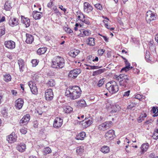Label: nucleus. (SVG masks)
I'll list each match as a JSON object with an SVG mask.
<instances>
[{
  "label": "nucleus",
  "mask_w": 158,
  "mask_h": 158,
  "mask_svg": "<svg viewBox=\"0 0 158 158\" xmlns=\"http://www.w3.org/2000/svg\"><path fill=\"white\" fill-rule=\"evenodd\" d=\"M81 91L78 86H69L66 89L65 95L71 99L75 100L79 98Z\"/></svg>",
  "instance_id": "1"
},
{
  "label": "nucleus",
  "mask_w": 158,
  "mask_h": 158,
  "mask_svg": "<svg viewBox=\"0 0 158 158\" xmlns=\"http://www.w3.org/2000/svg\"><path fill=\"white\" fill-rule=\"evenodd\" d=\"M52 64V68L61 69L64 66V60L62 57L58 56L53 58Z\"/></svg>",
  "instance_id": "2"
},
{
  "label": "nucleus",
  "mask_w": 158,
  "mask_h": 158,
  "mask_svg": "<svg viewBox=\"0 0 158 158\" xmlns=\"http://www.w3.org/2000/svg\"><path fill=\"white\" fill-rule=\"evenodd\" d=\"M106 86L107 89L111 94H115L118 91V87L116 82L111 81L107 83Z\"/></svg>",
  "instance_id": "3"
},
{
  "label": "nucleus",
  "mask_w": 158,
  "mask_h": 158,
  "mask_svg": "<svg viewBox=\"0 0 158 158\" xmlns=\"http://www.w3.org/2000/svg\"><path fill=\"white\" fill-rule=\"evenodd\" d=\"M112 124V121H106L100 125L98 128L100 131H104L109 128Z\"/></svg>",
  "instance_id": "4"
},
{
  "label": "nucleus",
  "mask_w": 158,
  "mask_h": 158,
  "mask_svg": "<svg viewBox=\"0 0 158 158\" xmlns=\"http://www.w3.org/2000/svg\"><path fill=\"white\" fill-rule=\"evenodd\" d=\"M156 19V15L154 12L151 10H149L147 12L146 19L148 23H149L151 21L155 20Z\"/></svg>",
  "instance_id": "5"
},
{
  "label": "nucleus",
  "mask_w": 158,
  "mask_h": 158,
  "mask_svg": "<svg viewBox=\"0 0 158 158\" xmlns=\"http://www.w3.org/2000/svg\"><path fill=\"white\" fill-rule=\"evenodd\" d=\"M28 85L29 86L32 93L35 95L38 94V89L35 82L30 81L28 83Z\"/></svg>",
  "instance_id": "6"
},
{
  "label": "nucleus",
  "mask_w": 158,
  "mask_h": 158,
  "mask_svg": "<svg viewBox=\"0 0 158 158\" xmlns=\"http://www.w3.org/2000/svg\"><path fill=\"white\" fill-rule=\"evenodd\" d=\"M114 131L113 130H110L106 133L104 137L107 140L110 141L114 138Z\"/></svg>",
  "instance_id": "7"
},
{
  "label": "nucleus",
  "mask_w": 158,
  "mask_h": 158,
  "mask_svg": "<svg viewBox=\"0 0 158 158\" xmlns=\"http://www.w3.org/2000/svg\"><path fill=\"white\" fill-rule=\"evenodd\" d=\"M81 72V70L80 69H76L70 72L69 76L70 77L75 78Z\"/></svg>",
  "instance_id": "8"
},
{
  "label": "nucleus",
  "mask_w": 158,
  "mask_h": 158,
  "mask_svg": "<svg viewBox=\"0 0 158 158\" xmlns=\"http://www.w3.org/2000/svg\"><path fill=\"white\" fill-rule=\"evenodd\" d=\"M53 94L52 90L49 89L46 90L45 92V98L46 100L50 101L53 99Z\"/></svg>",
  "instance_id": "9"
},
{
  "label": "nucleus",
  "mask_w": 158,
  "mask_h": 158,
  "mask_svg": "<svg viewBox=\"0 0 158 158\" xmlns=\"http://www.w3.org/2000/svg\"><path fill=\"white\" fill-rule=\"evenodd\" d=\"M63 120L60 118L57 117L54 120L53 124V127L55 128H59L60 127L62 124Z\"/></svg>",
  "instance_id": "10"
},
{
  "label": "nucleus",
  "mask_w": 158,
  "mask_h": 158,
  "mask_svg": "<svg viewBox=\"0 0 158 158\" xmlns=\"http://www.w3.org/2000/svg\"><path fill=\"white\" fill-rule=\"evenodd\" d=\"M81 122L84 127L86 128L89 126L93 123V121L91 118H85L84 120H83Z\"/></svg>",
  "instance_id": "11"
},
{
  "label": "nucleus",
  "mask_w": 158,
  "mask_h": 158,
  "mask_svg": "<svg viewBox=\"0 0 158 158\" xmlns=\"http://www.w3.org/2000/svg\"><path fill=\"white\" fill-rule=\"evenodd\" d=\"M83 9L84 12L89 13L92 10L93 7L88 3L85 2L84 3Z\"/></svg>",
  "instance_id": "12"
},
{
  "label": "nucleus",
  "mask_w": 158,
  "mask_h": 158,
  "mask_svg": "<svg viewBox=\"0 0 158 158\" xmlns=\"http://www.w3.org/2000/svg\"><path fill=\"white\" fill-rule=\"evenodd\" d=\"M5 46L10 49H13L15 48V42L12 40L5 41L4 43Z\"/></svg>",
  "instance_id": "13"
},
{
  "label": "nucleus",
  "mask_w": 158,
  "mask_h": 158,
  "mask_svg": "<svg viewBox=\"0 0 158 158\" xmlns=\"http://www.w3.org/2000/svg\"><path fill=\"white\" fill-rule=\"evenodd\" d=\"M17 136L15 134V133H12L10 135L8 136L7 138V140L8 142L12 143L15 142L16 140Z\"/></svg>",
  "instance_id": "14"
},
{
  "label": "nucleus",
  "mask_w": 158,
  "mask_h": 158,
  "mask_svg": "<svg viewBox=\"0 0 158 158\" xmlns=\"http://www.w3.org/2000/svg\"><path fill=\"white\" fill-rule=\"evenodd\" d=\"M23 100L22 98H19L15 101V106L16 108L18 109H21L23 104Z\"/></svg>",
  "instance_id": "15"
},
{
  "label": "nucleus",
  "mask_w": 158,
  "mask_h": 158,
  "mask_svg": "<svg viewBox=\"0 0 158 158\" xmlns=\"http://www.w3.org/2000/svg\"><path fill=\"white\" fill-rule=\"evenodd\" d=\"M30 118V116L29 114H27L24 115L23 118L20 120V124L22 125L26 124L29 121Z\"/></svg>",
  "instance_id": "16"
},
{
  "label": "nucleus",
  "mask_w": 158,
  "mask_h": 158,
  "mask_svg": "<svg viewBox=\"0 0 158 158\" xmlns=\"http://www.w3.org/2000/svg\"><path fill=\"white\" fill-rule=\"evenodd\" d=\"M21 22L24 24L26 27H29L30 25V20L28 18H25L23 16H21Z\"/></svg>",
  "instance_id": "17"
},
{
  "label": "nucleus",
  "mask_w": 158,
  "mask_h": 158,
  "mask_svg": "<svg viewBox=\"0 0 158 158\" xmlns=\"http://www.w3.org/2000/svg\"><path fill=\"white\" fill-rule=\"evenodd\" d=\"M9 25L12 27H14L18 25V19L16 18H11L9 21Z\"/></svg>",
  "instance_id": "18"
},
{
  "label": "nucleus",
  "mask_w": 158,
  "mask_h": 158,
  "mask_svg": "<svg viewBox=\"0 0 158 158\" xmlns=\"http://www.w3.org/2000/svg\"><path fill=\"white\" fill-rule=\"evenodd\" d=\"M125 59V62L126 64V66L125 67L122 68L121 71V72H123V71H125L126 72L128 70H129L130 69H131L132 68V67H130V64L129 63V62L127 61V60Z\"/></svg>",
  "instance_id": "19"
},
{
  "label": "nucleus",
  "mask_w": 158,
  "mask_h": 158,
  "mask_svg": "<svg viewBox=\"0 0 158 158\" xmlns=\"http://www.w3.org/2000/svg\"><path fill=\"white\" fill-rule=\"evenodd\" d=\"M43 16L42 13L37 11H34L33 12V16L36 20L39 19Z\"/></svg>",
  "instance_id": "20"
},
{
  "label": "nucleus",
  "mask_w": 158,
  "mask_h": 158,
  "mask_svg": "<svg viewBox=\"0 0 158 158\" xmlns=\"http://www.w3.org/2000/svg\"><path fill=\"white\" fill-rule=\"evenodd\" d=\"M16 148L19 152H23L26 149V145L24 143H21L17 145Z\"/></svg>",
  "instance_id": "21"
},
{
  "label": "nucleus",
  "mask_w": 158,
  "mask_h": 158,
  "mask_svg": "<svg viewBox=\"0 0 158 158\" xmlns=\"http://www.w3.org/2000/svg\"><path fill=\"white\" fill-rule=\"evenodd\" d=\"M26 39L25 42L27 44H31L34 40V38L32 35L29 34H26Z\"/></svg>",
  "instance_id": "22"
},
{
  "label": "nucleus",
  "mask_w": 158,
  "mask_h": 158,
  "mask_svg": "<svg viewBox=\"0 0 158 158\" xmlns=\"http://www.w3.org/2000/svg\"><path fill=\"white\" fill-rule=\"evenodd\" d=\"M11 4V2L10 1L6 2L4 5V9L6 11L10 10L12 8Z\"/></svg>",
  "instance_id": "23"
},
{
  "label": "nucleus",
  "mask_w": 158,
  "mask_h": 158,
  "mask_svg": "<svg viewBox=\"0 0 158 158\" xmlns=\"http://www.w3.org/2000/svg\"><path fill=\"white\" fill-rule=\"evenodd\" d=\"M77 106L79 108L85 107L86 106V104L85 100L81 99L77 101Z\"/></svg>",
  "instance_id": "24"
},
{
  "label": "nucleus",
  "mask_w": 158,
  "mask_h": 158,
  "mask_svg": "<svg viewBox=\"0 0 158 158\" xmlns=\"http://www.w3.org/2000/svg\"><path fill=\"white\" fill-rule=\"evenodd\" d=\"M18 64L19 65V69L20 72H23L24 66V63L23 60L19 59L18 60Z\"/></svg>",
  "instance_id": "25"
},
{
  "label": "nucleus",
  "mask_w": 158,
  "mask_h": 158,
  "mask_svg": "<svg viewBox=\"0 0 158 158\" xmlns=\"http://www.w3.org/2000/svg\"><path fill=\"white\" fill-rule=\"evenodd\" d=\"M86 134L85 132H82L79 134L76 137V139L77 140H82L84 139L85 137Z\"/></svg>",
  "instance_id": "26"
},
{
  "label": "nucleus",
  "mask_w": 158,
  "mask_h": 158,
  "mask_svg": "<svg viewBox=\"0 0 158 158\" xmlns=\"http://www.w3.org/2000/svg\"><path fill=\"white\" fill-rule=\"evenodd\" d=\"M94 39L93 38H89L86 40V44L91 46H93L95 45Z\"/></svg>",
  "instance_id": "27"
},
{
  "label": "nucleus",
  "mask_w": 158,
  "mask_h": 158,
  "mask_svg": "<svg viewBox=\"0 0 158 158\" xmlns=\"http://www.w3.org/2000/svg\"><path fill=\"white\" fill-rule=\"evenodd\" d=\"M116 78L118 81H119V79H120V80H124L129 79L128 76L123 74H120L119 76L116 77Z\"/></svg>",
  "instance_id": "28"
},
{
  "label": "nucleus",
  "mask_w": 158,
  "mask_h": 158,
  "mask_svg": "<svg viewBox=\"0 0 158 158\" xmlns=\"http://www.w3.org/2000/svg\"><path fill=\"white\" fill-rule=\"evenodd\" d=\"M105 70H106L104 68V69H98L97 71H94L92 74V76H96L100 74H101L102 73L104 72L105 71Z\"/></svg>",
  "instance_id": "29"
},
{
  "label": "nucleus",
  "mask_w": 158,
  "mask_h": 158,
  "mask_svg": "<svg viewBox=\"0 0 158 158\" xmlns=\"http://www.w3.org/2000/svg\"><path fill=\"white\" fill-rule=\"evenodd\" d=\"M148 147L149 144L148 143L143 144L141 147L142 152L143 153L146 152L148 148Z\"/></svg>",
  "instance_id": "30"
},
{
  "label": "nucleus",
  "mask_w": 158,
  "mask_h": 158,
  "mask_svg": "<svg viewBox=\"0 0 158 158\" xmlns=\"http://www.w3.org/2000/svg\"><path fill=\"white\" fill-rule=\"evenodd\" d=\"M129 80V79L120 80L119 81L120 85L123 86L124 87H126L127 85Z\"/></svg>",
  "instance_id": "31"
},
{
  "label": "nucleus",
  "mask_w": 158,
  "mask_h": 158,
  "mask_svg": "<svg viewBox=\"0 0 158 158\" xmlns=\"http://www.w3.org/2000/svg\"><path fill=\"white\" fill-rule=\"evenodd\" d=\"M47 50L46 48H39L37 50V52L39 55H41L44 54Z\"/></svg>",
  "instance_id": "32"
},
{
  "label": "nucleus",
  "mask_w": 158,
  "mask_h": 158,
  "mask_svg": "<svg viewBox=\"0 0 158 158\" xmlns=\"http://www.w3.org/2000/svg\"><path fill=\"white\" fill-rule=\"evenodd\" d=\"M64 111L67 113H69L72 111L73 110V108L69 106H65L63 108Z\"/></svg>",
  "instance_id": "33"
},
{
  "label": "nucleus",
  "mask_w": 158,
  "mask_h": 158,
  "mask_svg": "<svg viewBox=\"0 0 158 158\" xmlns=\"http://www.w3.org/2000/svg\"><path fill=\"white\" fill-rule=\"evenodd\" d=\"M101 151L104 153H106L109 152L110 149L109 147L108 146H104L102 147Z\"/></svg>",
  "instance_id": "34"
},
{
  "label": "nucleus",
  "mask_w": 158,
  "mask_h": 158,
  "mask_svg": "<svg viewBox=\"0 0 158 158\" xmlns=\"http://www.w3.org/2000/svg\"><path fill=\"white\" fill-rule=\"evenodd\" d=\"M146 114L145 113L143 114H141L138 119V121L139 123H141L143 120H144V118L146 117Z\"/></svg>",
  "instance_id": "35"
},
{
  "label": "nucleus",
  "mask_w": 158,
  "mask_h": 158,
  "mask_svg": "<svg viewBox=\"0 0 158 158\" xmlns=\"http://www.w3.org/2000/svg\"><path fill=\"white\" fill-rule=\"evenodd\" d=\"M84 151V147L83 146H81L77 148L76 150V152L78 154L80 155L82 154Z\"/></svg>",
  "instance_id": "36"
},
{
  "label": "nucleus",
  "mask_w": 158,
  "mask_h": 158,
  "mask_svg": "<svg viewBox=\"0 0 158 158\" xmlns=\"http://www.w3.org/2000/svg\"><path fill=\"white\" fill-rule=\"evenodd\" d=\"M79 52V50H74L72 51L70 53V55L72 57H75L77 55Z\"/></svg>",
  "instance_id": "37"
},
{
  "label": "nucleus",
  "mask_w": 158,
  "mask_h": 158,
  "mask_svg": "<svg viewBox=\"0 0 158 158\" xmlns=\"http://www.w3.org/2000/svg\"><path fill=\"white\" fill-rule=\"evenodd\" d=\"M3 76V79L5 81L8 82L11 80V76L9 74H6L4 75Z\"/></svg>",
  "instance_id": "38"
},
{
  "label": "nucleus",
  "mask_w": 158,
  "mask_h": 158,
  "mask_svg": "<svg viewBox=\"0 0 158 158\" xmlns=\"http://www.w3.org/2000/svg\"><path fill=\"white\" fill-rule=\"evenodd\" d=\"M55 81L53 79H50L47 83V85L48 86L50 87H53L55 85Z\"/></svg>",
  "instance_id": "39"
},
{
  "label": "nucleus",
  "mask_w": 158,
  "mask_h": 158,
  "mask_svg": "<svg viewBox=\"0 0 158 158\" xmlns=\"http://www.w3.org/2000/svg\"><path fill=\"white\" fill-rule=\"evenodd\" d=\"M44 155H47L51 152V150L50 148L46 147L44 149Z\"/></svg>",
  "instance_id": "40"
},
{
  "label": "nucleus",
  "mask_w": 158,
  "mask_h": 158,
  "mask_svg": "<svg viewBox=\"0 0 158 158\" xmlns=\"http://www.w3.org/2000/svg\"><path fill=\"white\" fill-rule=\"evenodd\" d=\"M152 110L153 113L155 114L153 115L154 117H156L158 116V109H156L154 107L152 108Z\"/></svg>",
  "instance_id": "41"
},
{
  "label": "nucleus",
  "mask_w": 158,
  "mask_h": 158,
  "mask_svg": "<svg viewBox=\"0 0 158 158\" xmlns=\"http://www.w3.org/2000/svg\"><path fill=\"white\" fill-rule=\"evenodd\" d=\"M152 137L154 139H158V132L155 130L153 134Z\"/></svg>",
  "instance_id": "42"
},
{
  "label": "nucleus",
  "mask_w": 158,
  "mask_h": 158,
  "mask_svg": "<svg viewBox=\"0 0 158 158\" xmlns=\"http://www.w3.org/2000/svg\"><path fill=\"white\" fill-rule=\"evenodd\" d=\"M64 31L68 33H71L73 32V31L69 28L68 27H65L64 28Z\"/></svg>",
  "instance_id": "43"
},
{
  "label": "nucleus",
  "mask_w": 158,
  "mask_h": 158,
  "mask_svg": "<svg viewBox=\"0 0 158 158\" xmlns=\"http://www.w3.org/2000/svg\"><path fill=\"white\" fill-rule=\"evenodd\" d=\"M54 0H50V2L48 4L47 6L49 8H51L52 6H54V3L53 2Z\"/></svg>",
  "instance_id": "44"
},
{
  "label": "nucleus",
  "mask_w": 158,
  "mask_h": 158,
  "mask_svg": "<svg viewBox=\"0 0 158 158\" xmlns=\"http://www.w3.org/2000/svg\"><path fill=\"white\" fill-rule=\"evenodd\" d=\"M31 62L32 64V66L35 67L38 64V61L37 60L34 59L31 60Z\"/></svg>",
  "instance_id": "45"
},
{
  "label": "nucleus",
  "mask_w": 158,
  "mask_h": 158,
  "mask_svg": "<svg viewBox=\"0 0 158 158\" xmlns=\"http://www.w3.org/2000/svg\"><path fill=\"white\" fill-rule=\"evenodd\" d=\"M104 79H102L99 80L97 84V85L98 87H101L104 84Z\"/></svg>",
  "instance_id": "46"
},
{
  "label": "nucleus",
  "mask_w": 158,
  "mask_h": 158,
  "mask_svg": "<svg viewBox=\"0 0 158 158\" xmlns=\"http://www.w3.org/2000/svg\"><path fill=\"white\" fill-rule=\"evenodd\" d=\"M145 57L148 62H149L150 61V60L149 59V52L147 51L146 52Z\"/></svg>",
  "instance_id": "47"
},
{
  "label": "nucleus",
  "mask_w": 158,
  "mask_h": 158,
  "mask_svg": "<svg viewBox=\"0 0 158 158\" xmlns=\"http://www.w3.org/2000/svg\"><path fill=\"white\" fill-rule=\"evenodd\" d=\"M95 6L97 9L100 10H102V7L101 4L100 3H97L94 5Z\"/></svg>",
  "instance_id": "48"
},
{
  "label": "nucleus",
  "mask_w": 158,
  "mask_h": 158,
  "mask_svg": "<svg viewBox=\"0 0 158 158\" xmlns=\"http://www.w3.org/2000/svg\"><path fill=\"white\" fill-rule=\"evenodd\" d=\"M105 50L100 49L98 51V53L100 56H102L103 53L105 52Z\"/></svg>",
  "instance_id": "49"
},
{
  "label": "nucleus",
  "mask_w": 158,
  "mask_h": 158,
  "mask_svg": "<svg viewBox=\"0 0 158 158\" xmlns=\"http://www.w3.org/2000/svg\"><path fill=\"white\" fill-rule=\"evenodd\" d=\"M52 9L54 10L55 13H56L57 15L60 14V13L58 10L56 6H54L52 7Z\"/></svg>",
  "instance_id": "50"
},
{
  "label": "nucleus",
  "mask_w": 158,
  "mask_h": 158,
  "mask_svg": "<svg viewBox=\"0 0 158 158\" xmlns=\"http://www.w3.org/2000/svg\"><path fill=\"white\" fill-rule=\"evenodd\" d=\"M20 132L23 134H25L27 132V129L26 128H22L20 130Z\"/></svg>",
  "instance_id": "51"
},
{
  "label": "nucleus",
  "mask_w": 158,
  "mask_h": 158,
  "mask_svg": "<svg viewBox=\"0 0 158 158\" xmlns=\"http://www.w3.org/2000/svg\"><path fill=\"white\" fill-rule=\"evenodd\" d=\"M83 33L85 35V36H89L91 34L90 31L87 30H85L83 31Z\"/></svg>",
  "instance_id": "52"
},
{
  "label": "nucleus",
  "mask_w": 158,
  "mask_h": 158,
  "mask_svg": "<svg viewBox=\"0 0 158 158\" xmlns=\"http://www.w3.org/2000/svg\"><path fill=\"white\" fill-rule=\"evenodd\" d=\"M103 22L104 23V25L105 27L108 29H109L110 28V27L108 26V21L107 20H103Z\"/></svg>",
  "instance_id": "53"
},
{
  "label": "nucleus",
  "mask_w": 158,
  "mask_h": 158,
  "mask_svg": "<svg viewBox=\"0 0 158 158\" xmlns=\"http://www.w3.org/2000/svg\"><path fill=\"white\" fill-rule=\"evenodd\" d=\"M86 66H88V65L87 64L86 65ZM91 68V69H97L99 68L98 66H89Z\"/></svg>",
  "instance_id": "54"
},
{
  "label": "nucleus",
  "mask_w": 158,
  "mask_h": 158,
  "mask_svg": "<svg viewBox=\"0 0 158 158\" xmlns=\"http://www.w3.org/2000/svg\"><path fill=\"white\" fill-rule=\"evenodd\" d=\"M84 23H85L86 24L89 25L90 24V22L89 21V20L88 19H87V18H85V19H84Z\"/></svg>",
  "instance_id": "55"
},
{
  "label": "nucleus",
  "mask_w": 158,
  "mask_h": 158,
  "mask_svg": "<svg viewBox=\"0 0 158 158\" xmlns=\"http://www.w3.org/2000/svg\"><path fill=\"white\" fill-rule=\"evenodd\" d=\"M5 34V31L4 29H1L0 30V37L4 35Z\"/></svg>",
  "instance_id": "56"
},
{
  "label": "nucleus",
  "mask_w": 158,
  "mask_h": 158,
  "mask_svg": "<svg viewBox=\"0 0 158 158\" xmlns=\"http://www.w3.org/2000/svg\"><path fill=\"white\" fill-rule=\"evenodd\" d=\"M135 98L136 99L140 100V99L142 98V97L141 95L139 94H138L135 95Z\"/></svg>",
  "instance_id": "57"
},
{
  "label": "nucleus",
  "mask_w": 158,
  "mask_h": 158,
  "mask_svg": "<svg viewBox=\"0 0 158 158\" xmlns=\"http://www.w3.org/2000/svg\"><path fill=\"white\" fill-rule=\"evenodd\" d=\"M130 91L128 90L127 91L125 92L123 94L124 96H128L130 94Z\"/></svg>",
  "instance_id": "58"
},
{
  "label": "nucleus",
  "mask_w": 158,
  "mask_h": 158,
  "mask_svg": "<svg viewBox=\"0 0 158 158\" xmlns=\"http://www.w3.org/2000/svg\"><path fill=\"white\" fill-rule=\"evenodd\" d=\"M77 17L78 19L80 20V19H81L82 18H85V16L83 14H81L80 15H79Z\"/></svg>",
  "instance_id": "59"
},
{
  "label": "nucleus",
  "mask_w": 158,
  "mask_h": 158,
  "mask_svg": "<svg viewBox=\"0 0 158 158\" xmlns=\"http://www.w3.org/2000/svg\"><path fill=\"white\" fill-rule=\"evenodd\" d=\"M99 35H100V36H101L103 37L104 40H105V41L106 42H108V38H107L106 36H104V35H100V34H99Z\"/></svg>",
  "instance_id": "60"
},
{
  "label": "nucleus",
  "mask_w": 158,
  "mask_h": 158,
  "mask_svg": "<svg viewBox=\"0 0 158 158\" xmlns=\"http://www.w3.org/2000/svg\"><path fill=\"white\" fill-rule=\"evenodd\" d=\"M60 8L64 12L66 11V9L63 8V6L62 5L60 6H59Z\"/></svg>",
  "instance_id": "61"
},
{
  "label": "nucleus",
  "mask_w": 158,
  "mask_h": 158,
  "mask_svg": "<svg viewBox=\"0 0 158 158\" xmlns=\"http://www.w3.org/2000/svg\"><path fill=\"white\" fill-rule=\"evenodd\" d=\"M134 73H138L139 72V70L137 69H133Z\"/></svg>",
  "instance_id": "62"
},
{
  "label": "nucleus",
  "mask_w": 158,
  "mask_h": 158,
  "mask_svg": "<svg viewBox=\"0 0 158 158\" xmlns=\"http://www.w3.org/2000/svg\"><path fill=\"white\" fill-rule=\"evenodd\" d=\"M152 122V120L151 119H148L145 122V123H146L147 124H148L149 123H151Z\"/></svg>",
  "instance_id": "63"
},
{
  "label": "nucleus",
  "mask_w": 158,
  "mask_h": 158,
  "mask_svg": "<svg viewBox=\"0 0 158 158\" xmlns=\"http://www.w3.org/2000/svg\"><path fill=\"white\" fill-rule=\"evenodd\" d=\"M155 39L156 41L158 43V34L156 35Z\"/></svg>",
  "instance_id": "64"
}]
</instances>
